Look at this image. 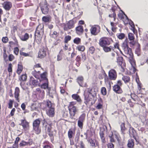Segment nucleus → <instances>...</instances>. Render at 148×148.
<instances>
[{
	"instance_id": "0e129e2a",
	"label": "nucleus",
	"mask_w": 148,
	"mask_h": 148,
	"mask_svg": "<svg viewBox=\"0 0 148 148\" xmlns=\"http://www.w3.org/2000/svg\"><path fill=\"white\" fill-rule=\"evenodd\" d=\"M107 145L108 148H114V145L112 143H109Z\"/></svg>"
},
{
	"instance_id": "a878e982",
	"label": "nucleus",
	"mask_w": 148,
	"mask_h": 148,
	"mask_svg": "<svg viewBox=\"0 0 148 148\" xmlns=\"http://www.w3.org/2000/svg\"><path fill=\"white\" fill-rule=\"evenodd\" d=\"M89 142L90 143V145L92 147H95L98 146V143L96 142L95 140H93L92 139H91L89 140Z\"/></svg>"
},
{
	"instance_id": "79ce46f5",
	"label": "nucleus",
	"mask_w": 148,
	"mask_h": 148,
	"mask_svg": "<svg viewBox=\"0 0 148 148\" xmlns=\"http://www.w3.org/2000/svg\"><path fill=\"white\" fill-rule=\"evenodd\" d=\"M128 38L130 40H134V34L131 33H130L128 34Z\"/></svg>"
},
{
	"instance_id": "39448f33",
	"label": "nucleus",
	"mask_w": 148,
	"mask_h": 148,
	"mask_svg": "<svg viewBox=\"0 0 148 148\" xmlns=\"http://www.w3.org/2000/svg\"><path fill=\"white\" fill-rule=\"evenodd\" d=\"M68 108L70 115V118L73 119L74 116H75L76 113L78 112V109L76 107L71 106H69Z\"/></svg>"
},
{
	"instance_id": "7ed1b4c3",
	"label": "nucleus",
	"mask_w": 148,
	"mask_h": 148,
	"mask_svg": "<svg viewBox=\"0 0 148 148\" xmlns=\"http://www.w3.org/2000/svg\"><path fill=\"white\" fill-rule=\"evenodd\" d=\"M43 27L39 25L37 27L35 32V36L36 38L40 42L42 38V35L43 33Z\"/></svg>"
},
{
	"instance_id": "4c0bfd02",
	"label": "nucleus",
	"mask_w": 148,
	"mask_h": 148,
	"mask_svg": "<svg viewBox=\"0 0 148 148\" xmlns=\"http://www.w3.org/2000/svg\"><path fill=\"white\" fill-rule=\"evenodd\" d=\"M116 36L118 38L122 40L124 38L125 34L123 33L117 34H116Z\"/></svg>"
},
{
	"instance_id": "393cba45",
	"label": "nucleus",
	"mask_w": 148,
	"mask_h": 148,
	"mask_svg": "<svg viewBox=\"0 0 148 148\" xmlns=\"http://www.w3.org/2000/svg\"><path fill=\"white\" fill-rule=\"evenodd\" d=\"M48 92L49 96L52 98H53V96L55 95L56 91L53 89H51L50 88H49L47 91Z\"/></svg>"
},
{
	"instance_id": "3c124183",
	"label": "nucleus",
	"mask_w": 148,
	"mask_h": 148,
	"mask_svg": "<svg viewBox=\"0 0 148 148\" xmlns=\"http://www.w3.org/2000/svg\"><path fill=\"white\" fill-rule=\"evenodd\" d=\"M95 50V49L93 46L90 47L89 48V51L92 54H93Z\"/></svg>"
},
{
	"instance_id": "6e6552de",
	"label": "nucleus",
	"mask_w": 148,
	"mask_h": 148,
	"mask_svg": "<svg viewBox=\"0 0 148 148\" xmlns=\"http://www.w3.org/2000/svg\"><path fill=\"white\" fill-rule=\"evenodd\" d=\"M99 44L100 46L103 47L109 45L110 43L108 38L106 37H103L99 40Z\"/></svg>"
},
{
	"instance_id": "a19ab883",
	"label": "nucleus",
	"mask_w": 148,
	"mask_h": 148,
	"mask_svg": "<svg viewBox=\"0 0 148 148\" xmlns=\"http://www.w3.org/2000/svg\"><path fill=\"white\" fill-rule=\"evenodd\" d=\"M111 46L109 47H107V46L103 47V50L106 52H108L111 51Z\"/></svg>"
},
{
	"instance_id": "72a5a7b5",
	"label": "nucleus",
	"mask_w": 148,
	"mask_h": 148,
	"mask_svg": "<svg viewBox=\"0 0 148 148\" xmlns=\"http://www.w3.org/2000/svg\"><path fill=\"white\" fill-rule=\"evenodd\" d=\"M122 79L125 83H127L129 82L130 81V77L127 76H123L122 78Z\"/></svg>"
},
{
	"instance_id": "423d86ee",
	"label": "nucleus",
	"mask_w": 148,
	"mask_h": 148,
	"mask_svg": "<svg viewBox=\"0 0 148 148\" xmlns=\"http://www.w3.org/2000/svg\"><path fill=\"white\" fill-rule=\"evenodd\" d=\"M75 22L73 20H70L66 24H65L63 29L65 31H68L74 27Z\"/></svg>"
},
{
	"instance_id": "f8f14e48",
	"label": "nucleus",
	"mask_w": 148,
	"mask_h": 148,
	"mask_svg": "<svg viewBox=\"0 0 148 148\" xmlns=\"http://www.w3.org/2000/svg\"><path fill=\"white\" fill-rule=\"evenodd\" d=\"M2 6L6 11H9L12 7V3L9 1H6L2 4Z\"/></svg>"
},
{
	"instance_id": "473e14b6",
	"label": "nucleus",
	"mask_w": 148,
	"mask_h": 148,
	"mask_svg": "<svg viewBox=\"0 0 148 148\" xmlns=\"http://www.w3.org/2000/svg\"><path fill=\"white\" fill-rule=\"evenodd\" d=\"M74 134V132L71 129H70L68 132V136L70 140L73 137V135Z\"/></svg>"
},
{
	"instance_id": "b1692460",
	"label": "nucleus",
	"mask_w": 148,
	"mask_h": 148,
	"mask_svg": "<svg viewBox=\"0 0 148 148\" xmlns=\"http://www.w3.org/2000/svg\"><path fill=\"white\" fill-rule=\"evenodd\" d=\"M46 55V52L43 49H41L38 53V57L41 58L44 57Z\"/></svg>"
},
{
	"instance_id": "6ab92c4d",
	"label": "nucleus",
	"mask_w": 148,
	"mask_h": 148,
	"mask_svg": "<svg viewBox=\"0 0 148 148\" xmlns=\"http://www.w3.org/2000/svg\"><path fill=\"white\" fill-rule=\"evenodd\" d=\"M21 123L19 124V125H22L23 128L25 130L29 127V123L26 121L25 119L21 120Z\"/></svg>"
},
{
	"instance_id": "69168bd1",
	"label": "nucleus",
	"mask_w": 148,
	"mask_h": 148,
	"mask_svg": "<svg viewBox=\"0 0 148 148\" xmlns=\"http://www.w3.org/2000/svg\"><path fill=\"white\" fill-rule=\"evenodd\" d=\"M75 60L76 62H80L81 60V57L79 55L77 56Z\"/></svg>"
},
{
	"instance_id": "f3484780",
	"label": "nucleus",
	"mask_w": 148,
	"mask_h": 148,
	"mask_svg": "<svg viewBox=\"0 0 148 148\" xmlns=\"http://www.w3.org/2000/svg\"><path fill=\"white\" fill-rule=\"evenodd\" d=\"M20 92V89L18 87H16L15 90L14 92V97L16 98V100L18 102H19V93Z\"/></svg>"
},
{
	"instance_id": "774afa93",
	"label": "nucleus",
	"mask_w": 148,
	"mask_h": 148,
	"mask_svg": "<svg viewBox=\"0 0 148 148\" xmlns=\"http://www.w3.org/2000/svg\"><path fill=\"white\" fill-rule=\"evenodd\" d=\"M19 52V49L17 47H15L14 49V53L16 55L18 54Z\"/></svg>"
},
{
	"instance_id": "c85d7f7f",
	"label": "nucleus",
	"mask_w": 148,
	"mask_h": 148,
	"mask_svg": "<svg viewBox=\"0 0 148 148\" xmlns=\"http://www.w3.org/2000/svg\"><path fill=\"white\" fill-rule=\"evenodd\" d=\"M137 47L136 49L135 53L137 56H140L141 54L140 49V45L138 43H137Z\"/></svg>"
},
{
	"instance_id": "5fc2aeb1",
	"label": "nucleus",
	"mask_w": 148,
	"mask_h": 148,
	"mask_svg": "<svg viewBox=\"0 0 148 148\" xmlns=\"http://www.w3.org/2000/svg\"><path fill=\"white\" fill-rule=\"evenodd\" d=\"M71 39V37L69 36H65L64 38L65 42L66 43L68 42V41L70 40Z\"/></svg>"
},
{
	"instance_id": "4468645a",
	"label": "nucleus",
	"mask_w": 148,
	"mask_h": 148,
	"mask_svg": "<svg viewBox=\"0 0 148 148\" xmlns=\"http://www.w3.org/2000/svg\"><path fill=\"white\" fill-rule=\"evenodd\" d=\"M48 8L47 3H45L44 4L41 5V9L42 13L44 14H47L48 12Z\"/></svg>"
},
{
	"instance_id": "bf43d9fd",
	"label": "nucleus",
	"mask_w": 148,
	"mask_h": 148,
	"mask_svg": "<svg viewBox=\"0 0 148 148\" xmlns=\"http://www.w3.org/2000/svg\"><path fill=\"white\" fill-rule=\"evenodd\" d=\"M130 41L129 42L130 46L131 47L133 46L135 44V42L134 40H130Z\"/></svg>"
},
{
	"instance_id": "a18cd8bd",
	"label": "nucleus",
	"mask_w": 148,
	"mask_h": 148,
	"mask_svg": "<svg viewBox=\"0 0 148 148\" xmlns=\"http://www.w3.org/2000/svg\"><path fill=\"white\" fill-rule=\"evenodd\" d=\"M112 11L113 12V13L112 14H110L109 16V17L111 18L113 17L114 18V21H115V19L116 17V14L114 12V10L113 9H112Z\"/></svg>"
},
{
	"instance_id": "aec40b11",
	"label": "nucleus",
	"mask_w": 148,
	"mask_h": 148,
	"mask_svg": "<svg viewBox=\"0 0 148 148\" xmlns=\"http://www.w3.org/2000/svg\"><path fill=\"white\" fill-rule=\"evenodd\" d=\"M84 78L82 76L79 77L77 79V81L80 86L82 87H86V84L83 83Z\"/></svg>"
},
{
	"instance_id": "1a4fd4ad",
	"label": "nucleus",
	"mask_w": 148,
	"mask_h": 148,
	"mask_svg": "<svg viewBox=\"0 0 148 148\" xmlns=\"http://www.w3.org/2000/svg\"><path fill=\"white\" fill-rule=\"evenodd\" d=\"M86 117V114L83 113L79 117L77 122L78 126L81 129L83 127V122L84 121Z\"/></svg>"
},
{
	"instance_id": "4be33fe9",
	"label": "nucleus",
	"mask_w": 148,
	"mask_h": 148,
	"mask_svg": "<svg viewBox=\"0 0 148 148\" xmlns=\"http://www.w3.org/2000/svg\"><path fill=\"white\" fill-rule=\"evenodd\" d=\"M51 17L50 15L44 16L42 17V21L45 23H49L51 21Z\"/></svg>"
},
{
	"instance_id": "49530a36",
	"label": "nucleus",
	"mask_w": 148,
	"mask_h": 148,
	"mask_svg": "<svg viewBox=\"0 0 148 148\" xmlns=\"http://www.w3.org/2000/svg\"><path fill=\"white\" fill-rule=\"evenodd\" d=\"M20 139V138L19 137H17L16 139V140L14 142V143L13 144V145L15 147H16L18 146V143Z\"/></svg>"
},
{
	"instance_id": "864d4df0",
	"label": "nucleus",
	"mask_w": 148,
	"mask_h": 148,
	"mask_svg": "<svg viewBox=\"0 0 148 148\" xmlns=\"http://www.w3.org/2000/svg\"><path fill=\"white\" fill-rule=\"evenodd\" d=\"M101 93L103 95H105L106 94V90L105 87H102L101 89Z\"/></svg>"
},
{
	"instance_id": "13d9d810",
	"label": "nucleus",
	"mask_w": 148,
	"mask_h": 148,
	"mask_svg": "<svg viewBox=\"0 0 148 148\" xmlns=\"http://www.w3.org/2000/svg\"><path fill=\"white\" fill-rule=\"evenodd\" d=\"M8 38L6 37H3L2 38V41L4 43H6L8 42Z\"/></svg>"
},
{
	"instance_id": "4d7b16f0",
	"label": "nucleus",
	"mask_w": 148,
	"mask_h": 148,
	"mask_svg": "<svg viewBox=\"0 0 148 148\" xmlns=\"http://www.w3.org/2000/svg\"><path fill=\"white\" fill-rule=\"evenodd\" d=\"M13 101L12 100H10L9 102L8 103V108H9L11 109L12 108V104H13Z\"/></svg>"
},
{
	"instance_id": "0eeeda50",
	"label": "nucleus",
	"mask_w": 148,
	"mask_h": 148,
	"mask_svg": "<svg viewBox=\"0 0 148 148\" xmlns=\"http://www.w3.org/2000/svg\"><path fill=\"white\" fill-rule=\"evenodd\" d=\"M117 60L118 64L121 67V71L124 72L126 64L125 62H123V58L121 56H118L117 58Z\"/></svg>"
},
{
	"instance_id": "ddd939ff",
	"label": "nucleus",
	"mask_w": 148,
	"mask_h": 148,
	"mask_svg": "<svg viewBox=\"0 0 148 148\" xmlns=\"http://www.w3.org/2000/svg\"><path fill=\"white\" fill-rule=\"evenodd\" d=\"M86 93L84 94L85 99L86 100V102H87V103H88L91 101V103L92 104L93 103L92 101L94 98V95L92 94H90L88 95H87V94L86 95Z\"/></svg>"
},
{
	"instance_id": "9d476101",
	"label": "nucleus",
	"mask_w": 148,
	"mask_h": 148,
	"mask_svg": "<svg viewBox=\"0 0 148 148\" xmlns=\"http://www.w3.org/2000/svg\"><path fill=\"white\" fill-rule=\"evenodd\" d=\"M100 27L98 25L92 26L90 29L91 34L93 35H97L100 31Z\"/></svg>"
},
{
	"instance_id": "c9c22d12",
	"label": "nucleus",
	"mask_w": 148,
	"mask_h": 148,
	"mask_svg": "<svg viewBox=\"0 0 148 148\" xmlns=\"http://www.w3.org/2000/svg\"><path fill=\"white\" fill-rule=\"evenodd\" d=\"M121 130L122 133L125 134V132L126 130V128L125 127V124L124 123H122L121 125Z\"/></svg>"
},
{
	"instance_id": "e433bc0d",
	"label": "nucleus",
	"mask_w": 148,
	"mask_h": 148,
	"mask_svg": "<svg viewBox=\"0 0 148 148\" xmlns=\"http://www.w3.org/2000/svg\"><path fill=\"white\" fill-rule=\"evenodd\" d=\"M76 49L79 51H83L84 50L85 47L83 45H79L76 47Z\"/></svg>"
},
{
	"instance_id": "338daca9",
	"label": "nucleus",
	"mask_w": 148,
	"mask_h": 148,
	"mask_svg": "<svg viewBox=\"0 0 148 148\" xmlns=\"http://www.w3.org/2000/svg\"><path fill=\"white\" fill-rule=\"evenodd\" d=\"M14 58V56L12 54H10L9 56V60L10 61H12Z\"/></svg>"
},
{
	"instance_id": "052dcab7",
	"label": "nucleus",
	"mask_w": 148,
	"mask_h": 148,
	"mask_svg": "<svg viewBox=\"0 0 148 148\" xmlns=\"http://www.w3.org/2000/svg\"><path fill=\"white\" fill-rule=\"evenodd\" d=\"M51 126L52 124H49V125L47 128V131L48 132H50L51 131H52L51 130L52 128Z\"/></svg>"
},
{
	"instance_id": "09e8293b",
	"label": "nucleus",
	"mask_w": 148,
	"mask_h": 148,
	"mask_svg": "<svg viewBox=\"0 0 148 148\" xmlns=\"http://www.w3.org/2000/svg\"><path fill=\"white\" fill-rule=\"evenodd\" d=\"M12 64L11 63L9 64L8 70L9 75L12 72Z\"/></svg>"
},
{
	"instance_id": "f257e3e1",
	"label": "nucleus",
	"mask_w": 148,
	"mask_h": 148,
	"mask_svg": "<svg viewBox=\"0 0 148 148\" xmlns=\"http://www.w3.org/2000/svg\"><path fill=\"white\" fill-rule=\"evenodd\" d=\"M122 47L125 53L127 55L126 56L128 58L129 61H132L133 60V55L131 49L128 47L127 38H126L123 42Z\"/></svg>"
},
{
	"instance_id": "de8ad7c7",
	"label": "nucleus",
	"mask_w": 148,
	"mask_h": 148,
	"mask_svg": "<svg viewBox=\"0 0 148 148\" xmlns=\"http://www.w3.org/2000/svg\"><path fill=\"white\" fill-rule=\"evenodd\" d=\"M114 136V135L113 134H112L111 136L110 135L109 136V137L110 139V141L112 143L115 142V140L114 139V138H115V136Z\"/></svg>"
},
{
	"instance_id": "7c9ffc66",
	"label": "nucleus",
	"mask_w": 148,
	"mask_h": 148,
	"mask_svg": "<svg viewBox=\"0 0 148 148\" xmlns=\"http://www.w3.org/2000/svg\"><path fill=\"white\" fill-rule=\"evenodd\" d=\"M72 97L73 99L76 100L77 101L80 102L81 101V99L79 96L77 94H73L72 95Z\"/></svg>"
},
{
	"instance_id": "6e6d98bb",
	"label": "nucleus",
	"mask_w": 148,
	"mask_h": 148,
	"mask_svg": "<svg viewBox=\"0 0 148 148\" xmlns=\"http://www.w3.org/2000/svg\"><path fill=\"white\" fill-rule=\"evenodd\" d=\"M80 41V39L78 38H76L73 40L74 42L77 44H79Z\"/></svg>"
},
{
	"instance_id": "cd10ccee",
	"label": "nucleus",
	"mask_w": 148,
	"mask_h": 148,
	"mask_svg": "<svg viewBox=\"0 0 148 148\" xmlns=\"http://www.w3.org/2000/svg\"><path fill=\"white\" fill-rule=\"evenodd\" d=\"M18 69L16 72L17 74L18 75H20L23 70V66L21 63H18Z\"/></svg>"
},
{
	"instance_id": "2eb2a0df",
	"label": "nucleus",
	"mask_w": 148,
	"mask_h": 148,
	"mask_svg": "<svg viewBox=\"0 0 148 148\" xmlns=\"http://www.w3.org/2000/svg\"><path fill=\"white\" fill-rule=\"evenodd\" d=\"M129 133L130 137H133L134 138H136V136L137 133L135 130L132 127H130L129 129Z\"/></svg>"
},
{
	"instance_id": "f704fd0d",
	"label": "nucleus",
	"mask_w": 148,
	"mask_h": 148,
	"mask_svg": "<svg viewBox=\"0 0 148 148\" xmlns=\"http://www.w3.org/2000/svg\"><path fill=\"white\" fill-rule=\"evenodd\" d=\"M134 145L133 140H128V142L127 144L128 147L130 148H132Z\"/></svg>"
},
{
	"instance_id": "ea45409f",
	"label": "nucleus",
	"mask_w": 148,
	"mask_h": 148,
	"mask_svg": "<svg viewBox=\"0 0 148 148\" xmlns=\"http://www.w3.org/2000/svg\"><path fill=\"white\" fill-rule=\"evenodd\" d=\"M27 78V76L25 74H23L19 77V80L23 81H26Z\"/></svg>"
},
{
	"instance_id": "412c9836",
	"label": "nucleus",
	"mask_w": 148,
	"mask_h": 148,
	"mask_svg": "<svg viewBox=\"0 0 148 148\" xmlns=\"http://www.w3.org/2000/svg\"><path fill=\"white\" fill-rule=\"evenodd\" d=\"M38 82L37 79H35L32 77H31L30 78L29 83L31 85L35 86L38 84Z\"/></svg>"
},
{
	"instance_id": "bb28decb",
	"label": "nucleus",
	"mask_w": 148,
	"mask_h": 148,
	"mask_svg": "<svg viewBox=\"0 0 148 148\" xmlns=\"http://www.w3.org/2000/svg\"><path fill=\"white\" fill-rule=\"evenodd\" d=\"M32 74L36 79H39L40 77V73L39 71H37L36 69H35L34 71L32 72Z\"/></svg>"
},
{
	"instance_id": "dca6fc26",
	"label": "nucleus",
	"mask_w": 148,
	"mask_h": 148,
	"mask_svg": "<svg viewBox=\"0 0 148 148\" xmlns=\"http://www.w3.org/2000/svg\"><path fill=\"white\" fill-rule=\"evenodd\" d=\"M113 89L114 91L118 94H121L123 92V90L121 88L116 84L113 86Z\"/></svg>"
},
{
	"instance_id": "37998d69",
	"label": "nucleus",
	"mask_w": 148,
	"mask_h": 148,
	"mask_svg": "<svg viewBox=\"0 0 148 148\" xmlns=\"http://www.w3.org/2000/svg\"><path fill=\"white\" fill-rule=\"evenodd\" d=\"M29 144L28 142H27L23 140L19 144V145L20 147H23L26 145H27Z\"/></svg>"
},
{
	"instance_id": "9b49d317",
	"label": "nucleus",
	"mask_w": 148,
	"mask_h": 148,
	"mask_svg": "<svg viewBox=\"0 0 148 148\" xmlns=\"http://www.w3.org/2000/svg\"><path fill=\"white\" fill-rule=\"evenodd\" d=\"M108 76L110 80H116L117 76L116 71L113 69H111L109 72Z\"/></svg>"
},
{
	"instance_id": "5701e85b",
	"label": "nucleus",
	"mask_w": 148,
	"mask_h": 148,
	"mask_svg": "<svg viewBox=\"0 0 148 148\" xmlns=\"http://www.w3.org/2000/svg\"><path fill=\"white\" fill-rule=\"evenodd\" d=\"M75 29L76 33L78 35H81L83 33V27L82 26H79L77 27Z\"/></svg>"
},
{
	"instance_id": "603ef678",
	"label": "nucleus",
	"mask_w": 148,
	"mask_h": 148,
	"mask_svg": "<svg viewBox=\"0 0 148 148\" xmlns=\"http://www.w3.org/2000/svg\"><path fill=\"white\" fill-rule=\"evenodd\" d=\"M129 24L132 27V29L134 33V30L135 29L134 27V25L133 22L132 21L130 20V22H129Z\"/></svg>"
},
{
	"instance_id": "c756f323",
	"label": "nucleus",
	"mask_w": 148,
	"mask_h": 148,
	"mask_svg": "<svg viewBox=\"0 0 148 148\" xmlns=\"http://www.w3.org/2000/svg\"><path fill=\"white\" fill-rule=\"evenodd\" d=\"M21 39L23 41L27 40L29 38V35L27 33H26L25 34L20 37Z\"/></svg>"
},
{
	"instance_id": "20e7f679",
	"label": "nucleus",
	"mask_w": 148,
	"mask_h": 148,
	"mask_svg": "<svg viewBox=\"0 0 148 148\" xmlns=\"http://www.w3.org/2000/svg\"><path fill=\"white\" fill-rule=\"evenodd\" d=\"M40 121L39 119H36L33 122V128L37 134H39L40 132V130L39 128Z\"/></svg>"
},
{
	"instance_id": "a211bd4d",
	"label": "nucleus",
	"mask_w": 148,
	"mask_h": 148,
	"mask_svg": "<svg viewBox=\"0 0 148 148\" xmlns=\"http://www.w3.org/2000/svg\"><path fill=\"white\" fill-rule=\"evenodd\" d=\"M36 93L41 98H43L45 95V91L41 88H37L36 89Z\"/></svg>"
},
{
	"instance_id": "8fccbe9b",
	"label": "nucleus",
	"mask_w": 148,
	"mask_h": 148,
	"mask_svg": "<svg viewBox=\"0 0 148 148\" xmlns=\"http://www.w3.org/2000/svg\"><path fill=\"white\" fill-rule=\"evenodd\" d=\"M40 76L42 79L45 80L46 81L47 80V79L46 77V73H44L41 75L40 74Z\"/></svg>"
},
{
	"instance_id": "f03ea898",
	"label": "nucleus",
	"mask_w": 148,
	"mask_h": 148,
	"mask_svg": "<svg viewBox=\"0 0 148 148\" xmlns=\"http://www.w3.org/2000/svg\"><path fill=\"white\" fill-rule=\"evenodd\" d=\"M46 113L50 117H53L55 115V105L49 100L46 101Z\"/></svg>"
},
{
	"instance_id": "c03bdc74",
	"label": "nucleus",
	"mask_w": 148,
	"mask_h": 148,
	"mask_svg": "<svg viewBox=\"0 0 148 148\" xmlns=\"http://www.w3.org/2000/svg\"><path fill=\"white\" fill-rule=\"evenodd\" d=\"M80 132H78L77 133L76 135L75 138V141L76 143H78L79 139V136L80 135Z\"/></svg>"
},
{
	"instance_id": "2f4dec72",
	"label": "nucleus",
	"mask_w": 148,
	"mask_h": 148,
	"mask_svg": "<svg viewBox=\"0 0 148 148\" xmlns=\"http://www.w3.org/2000/svg\"><path fill=\"white\" fill-rule=\"evenodd\" d=\"M104 130L103 129H101L99 132L100 135L102 140L103 141L105 140L104 138Z\"/></svg>"
},
{
	"instance_id": "680f3d73",
	"label": "nucleus",
	"mask_w": 148,
	"mask_h": 148,
	"mask_svg": "<svg viewBox=\"0 0 148 148\" xmlns=\"http://www.w3.org/2000/svg\"><path fill=\"white\" fill-rule=\"evenodd\" d=\"M109 79L108 77H106L105 78V82L106 83L107 82L109 84V87L110 88H111V85L110 83L109 82Z\"/></svg>"
},
{
	"instance_id": "58836bf2",
	"label": "nucleus",
	"mask_w": 148,
	"mask_h": 148,
	"mask_svg": "<svg viewBox=\"0 0 148 148\" xmlns=\"http://www.w3.org/2000/svg\"><path fill=\"white\" fill-rule=\"evenodd\" d=\"M50 88L48 87V84L47 83H44L41 86V88L42 89H45L47 88L48 90L49 88Z\"/></svg>"
},
{
	"instance_id": "e2e57ef3",
	"label": "nucleus",
	"mask_w": 148,
	"mask_h": 148,
	"mask_svg": "<svg viewBox=\"0 0 148 148\" xmlns=\"http://www.w3.org/2000/svg\"><path fill=\"white\" fill-rule=\"evenodd\" d=\"M58 34L56 31H54L53 34H50V36L52 37H53V35L56 36V37H57L58 36Z\"/></svg>"
}]
</instances>
